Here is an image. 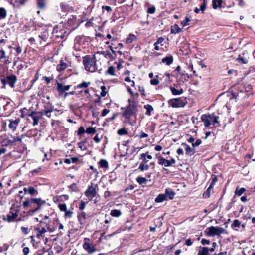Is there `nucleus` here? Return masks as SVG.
Returning <instances> with one entry per match:
<instances>
[{"instance_id": "obj_1", "label": "nucleus", "mask_w": 255, "mask_h": 255, "mask_svg": "<svg viewBox=\"0 0 255 255\" xmlns=\"http://www.w3.org/2000/svg\"><path fill=\"white\" fill-rule=\"evenodd\" d=\"M129 104L122 113V116L127 120H129L130 117L135 115L138 111L137 105L135 102L131 101L130 99L128 100Z\"/></svg>"}, {"instance_id": "obj_2", "label": "nucleus", "mask_w": 255, "mask_h": 255, "mask_svg": "<svg viewBox=\"0 0 255 255\" xmlns=\"http://www.w3.org/2000/svg\"><path fill=\"white\" fill-rule=\"evenodd\" d=\"M90 82H83L81 84H78L75 88V90L69 93H66L65 95L66 96L68 94L71 95H86L89 94V89L87 87L89 85Z\"/></svg>"}, {"instance_id": "obj_3", "label": "nucleus", "mask_w": 255, "mask_h": 255, "mask_svg": "<svg viewBox=\"0 0 255 255\" xmlns=\"http://www.w3.org/2000/svg\"><path fill=\"white\" fill-rule=\"evenodd\" d=\"M83 63L85 68L87 71L94 72L97 69L96 60L95 57L87 56L84 58Z\"/></svg>"}, {"instance_id": "obj_4", "label": "nucleus", "mask_w": 255, "mask_h": 255, "mask_svg": "<svg viewBox=\"0 0 255 255\" xmlns=\"http://www.w3.org/2000/svg\"><path fill=\"white\" fill-rule=\"evenodd\" d=\"M187 103L185 97L173 98L168 101L169 105L173 108L183 107Z\"/></svg>"}, {"instance_id": "obj_5", "label": "nucleus", "mask_w": 255, "mask_h": 255, "mask_svg": "<svg viewBox=\"0 0 255 255\" xmlns=\"http://www.w3.org/2000/svg\"><path fill=\"white\" fill-rule=\"evenodd\" d=\"M18 210L11 208L10 211L6 215H3V220L7 222H11L15 221L18 216Z\"/></svg>"}, {"instance_id": "obj_6", "label": "nucleus", "mask_w": 255, "mask_h": 255, "mask_svg": "<svg viewBox=\"0 0 255 255\" xmlns=\"http://www.w3.org/2000/svg\"><path fill=\"white\" fill-rule=\"evenodd\" d=\"M17 81V78L14 75H11L5 78L1 79V82L3 85L2 87H5L6 85H8L10 87L13 88Z\"/></svg>"}, {"instance_id": "obj_7", "label": "nucleus", "mask_w": 255, "mask_h": 255, "mask_svg": "<svg viewBox=\"0 0 255 255\" xmlns=\"http://www.w3.org/2000/svg\"><path fill=\"white\" fill-rule=\"evenodd\" d=\"M208 231L207 235L210 236H219L224 233L225 229L220 227L211 226L206 229V232Z\"/></svg>"}, {"instance_id": "obj_8", "label": "nucleus", "mask_w": 255, "mask_h": 255, "mask_svg": "<svg viewBox=\"0 0 255 255\" xmlns=\"http://www.w3.org/2000/svg\"><path fill=\"white\" fill-rule=\"evenodd\" d=\"M46 99L43 100L45 104L44 105V113L49 118L51 117L50 113L54 110L53 106L51 103L49 101L50 97H45Z\"/></svg>"}, {"instance_id": "obj_9", "label": "nucleus", "mask_w": 255, "mask_h": 255, "mask_svg": "<svg viewBox=\"0 0 255 255\" xmlns=\"http://www.w3.org/2000/svg\"><path fill=\"white\" fill-rule=\"evenodd\" d=\"M45 203L46 201L41 198H33V212L40 209L41 206L45 204Z\"/></svg>"}, {"instance_id": "obj_10", "label": "nucleus", "mask_w": 255, "mask_h": 255, "mask_svg": "<svg viewBox=\"0 0 255 255\" xmlns=\"http://www.w3.org/2000/svg\"><path fill=\"white\" fill-rule=\"evenodd\" d=\"M175 162L176 161L174 158H171V160H167L161 156H159L158 158V164L164 165L165 167L170 166L172 164H175Z\"/></svg>"}, {"instance_id": "obj_11", "label": "nucleus", "mask_w": 255, "mask_h": 255, "mask_svg": "<svg viewBox=\"0 0 255 255\" xmlns=\"http://www.w3.org/2000/svg\"><path fill=\"white\" fill-rule=\"evenodd\" d=\"M85 194L88 199L92 200L96 195V189L92 185L89 186L85 191Z\"/></svg>"}, {"instance_id": "obj_12", "label": "nucleus", "mask_w": 255, "mask_h": 255, "mask_svg": "<svg viewBox=\"0 0 255 255\" xmlns=\"http://www.w3.org/2000/svg\"><path fill=\"white\" fill-rule=\"evenodd\" d=\"M202 121L204 122L205 127H209L212 122V114H204L201 118Z\"/></svg>"}, {"instance_id": "obj_13", "label": "nucleus", "mask_w": 255, "mask_h": 255, "mask_svg": "<svg viewBox=\"0 0 255 255\" xmlns=\"http://www.w3.org/2000/svg\"><path fill=\"white\" fill-rule=\"evenodd\" d=\"M84 249L89 253L91 254L96 251L94 247L89 242H85L83 245Z\"/></svg>"}, {"instance_id": "obj_14", "label": "nucleus", "mask_w": 255, "mask_h": 255, "mask_svg": "<svg viewBox=\"0 0 255 255\" xmlns=\"http://www.w3.org/2000/svg\"><path fill=\"white\" fill-rule=\"evenodd\" d=\"M70 87V85H64L61 83H57V89L60 94H62L64 92L68 91Z\"/></svg>"}, {"instance_id": "obj_15", "label": "nucleus", "mask_w": 255, "mask_h": 255, "mask_svg": "<svg viewBox=\"0 0 255 255\" xmlns=\"http://www.w3.org/2000/svg\"><path fill=\"white\" fill-rule=\"evenodd\" d=\"M182 145L185 147L186 154L191 156L195 153V149L194 148H191L188 144L183 143Z\"/></svg>"}, {"instance_id": "obj_16", "label": "nucleus", "mask_w": 255, "mask_h": 255, "mask_svg": "<svg viewBox=\"0 0 255 255\" xmlns=\"http://www.w3.org/2000/svg\"><path fill=\"white\" fill-rule=\"evenodd\" d=\"M198 255H210L209 248L205 247H200L198 250Z\"/></svg>"}, {"instance_id": "obj_17", "label": "nucleus", "mask_w": 255, "mask_h": 255, "mask_svg": "<svg viewBox=\"0 0 255 255\" xmlns=\"http://www.w3.org/2000/svg\"><path fill=\"white\" fill-rule=\"evenodd\" d=\"M165 195H166V198L168 197L170 200H172L174 198L175 193L172 189L167 188L165 190Z\"/></svg>"}, {"instance_id": "obj_18", "label": "nucleus", "mask_w": 255, "mask_h": 255, "mask_svg": "<svg viewBox=\"0 0 255 255\" xmlns=\"http://www.w3.org/2000/svg\"><path fill=\"white\" fill-rule=\"evenodd\" d=\"M162 62L163 63H165L167 65H170L173 62V56L172 55L166 56L162 59Z\"/></svg>"}, {"instance_id": "obj_19", "label": "nucleus", "mask_w": 255, "mask_h": 255, "mask_svg": "<svg viewBox=\"0 0 255 255\" xmlns=\"http://www.w3.org/2000/svg\"><path fill=\"white\" fill-rule=\"evenodd\" d=\"M97 54L103 55L105 58L113 60V56L111 55V52L109 51H99Z\"/></svg>"}, {"instance_id": "obj_20", "label": "nucleus", "mask_w": 255, "mask_h": 255, "mask_svg": "<svg viewBox=\"0 0 255 255\" xmlns=\"http://www.w3.org/2000/svg\"><path fill=\"white\" fill-rule=\"evenodd\" d=\"M32 203V196L30 197H25V200L23 203V208L26 209L28 207L30 206L31 204Z\"/></svg>"}, {"instance_id": "obj_21", "label": "nucleus", "mask_w": 255, "mask_h": 255, "mask_svg": "<svg viewBox=\"0 0 255 255\" xmlns=\"http://www.w3.org/2000/svg\"><path fill=\"white\" fill-rule=\"evenodd\" d=\"M67 66L68 65L66 63H65L63 60H61L60 64L57 65L56 68L58 71L61 72L66 69L67 68Z\"/></svg>"}, {"instance_id": "obj_22", "label": "nucleus", "mask_w": 255, "mask_h": 255, "mask_svg": "<svg viewBox=\"0 0 255 255\" xmlns=\"http://www.w3.org/2000/svg\"><path fill=\"white\" fill-rule=\"evenodd\" d=\"M167 89L170 90L172 93L173 95H180L182 94L183 91L182 89L180 88L179 89H176L174 87H167Z\"/></svg>"}, {"instance_id": "obj_23", "label": "nucleus", "mask_w": 255, "mask_h": 255, "mask_svg": "<svg viewBox=\"0 0 255 255\" xmlns=\"http://www.w3.org/2000/svg\"><path fill=\"white\" fill-rule=\"evenodd\" d=\"M222 3V0H212V7L214 9L217 8H220Z\"/></svg>"}, {"instance_id": "obj_24", "label": "nucleus", "mask_w": 255, "mask_h": 255, "mask_svg": "<svg viewBox=\"0 0 255 255\" xmlns=\"http://www.w3.org/2000/svg\"><path fill=\"white\" fill-rule=\"evenodd\" d=\"M78 219L80 224H83L84 223L86 219V213L84 212H81L80 214H78Z\"/></svg>"}, {"instance_id": "obj_25", "label": "nucleus", "mask_w": 255, "mask_h": 255, "mask_svg": "<svg viewBox=\"0 0 255 255\" xmlns=\"http://www.w3.org/2000/svg\"><path fill=\"white\" fill-rule=\"evenodd\" d=\"M181 31V29L179 28L178 25L176 24H175L174 25L171 26V33H172V34H176L177 33H179Z\"/></svg>"}, {"instance_id": "obj_26", "label": "nucleus", "mask_w": 255, "mask_h": 255, "mask_svg": "<svg viewBox=\"0 0 255 255\" xmlns=\"http://www.w3.org/2000/svg\"><path fill=\"white\" fill-rule=\"evenodd\" d=\"M166 199V195L165 194H159L155 199L157 203H160Z\"/></svg>"}, {"instance_id": "obj_27", "label": "nucleus", "mask_w": 255, "mask_h": 255, "mask_svg": "<svg viewBox=\"0 0 255 255\" xmlns=\"http://www.w3.org/2000/svg\"><path fill=\"white\" fill-rule=\"evenodd\" d=\"M18 121L17 120H10V123L9 124V128H11L13 130H14L16 128V127L18 125Z\"/></svg>"}, {"instance_id": "obj_28", "label": "nucleus", "mask_w": 255, "mask_h": 255, "mask_svg": "<svg viewBox=\"0 0 255 255\" xmlns=\"http://www.w3.org/2000/svg\"><path fill=\"white\" fill-rule=\"evenodd\" d=\"M148 152L145 153H142L140 155L139 160H142L141 164H147V162H148V160L146 158V156Z\"/></svg>"}, {"instance_id": "obj_29", "label": "nucleus", "mask_w": 255, "mask_h": 255, "mask_svg": "<svg viewBox=\"0 0 255 255\" xmlns=\"http://www.w3.org/2000/svg\"><path fill=\"white\" fill-rule=\"evenodd\" d=\"M144 108L146 110L145 114L148 116L151 115V112L153 110L152 106L149 104H146L144 106Z\"/></svg>"}, {"instance_id": "obj_30", "label": "nucleus", "mask_w": 255, "mask_h": 255, "mask_svg": "<svg viewBox=\"0 0 255 255\" xmlns=\"http://www.w3.org/2000/svg\"><path fill=\"white\" fill-rule=\"evenodd\" d=\"M99 167L103 168L108 167V163L105 159H101L99 162Z\"/></svg>"}, {"instance_id": "obj_31", "label": "nucleus", "mask_w": 255, "mask_h": 255, "mask_svg": "<svg viewBox=\"0 0 255 255\" xmlns=\"http://www.w3.org/2000/svg\"><path fill=\"white\" fill-rule=\"evenodd\" d=\"M246 190L245 188H239V187H237L235 190V194L237 196H241Z\"/></svg>"}, {"instance_id": "obj_32", "label": "nucleus", "mask_w": 255, "mask_h": 255, "mask_svg": "<svg viewBox=\"0 0 255 255\" xmlns=\"http://www.w3.org/2000/svg\"><path fill=\"white\" fill-rule=\"evenodd\" d=\"M200 8L199 9L201 11L202 13H204L205 11L206 6H207V2L205 0H202L201 3L200 4Z\"/></svg>"}, {"instance_id": "obj_33", "label": "nucleus", "mask_w": 255, "mask_h": 255, "mask_svg": "<svg viewBox=\"0 0 255 255\" xmlns=\"http://www.w3.org/2000/svg\"><path fill=\"white\" fill-rule=\"evenodd\" d=\"M7 16V11L3 7L0 8V18L4 19Z\"/></svg>"}, {"instance_id": "obj_34", "label": "nucleus", "mask_w": 255, "mask_h": 255, "mask_svg": "<svg viewBox=\"0 0 255 255\" xmlns=\"http://www.w3.org/2000/svg\"><path fill=\"white\" fill-rule=\"evenodd\" d=\"M110 214L113 217H118L121 215V212L119 210L114 209L111 210Z\"/></svg>"}, {"instance_id": "obj_35", "label": "nucleus", "mask_w": 255, "mask_h": 255, "mask_svg": "<svg viewBox=\"0 0 255 255\" xmlns=\"http://www.w3.org/2000/svg\"><path fill=\"white\" fill-rule=\"evenodd\" d=\"M37 4L38 7L40 9H43L45 7V2L46 0H37Z\"/></svg>"}, {"instance_id": "obj_36", "label": "nucleus", "mask_w": 255, "mask_h": 255, "mask_svg": "<svg viewBox=\"0 0 255 255\" xmlns=\"http://www.w3.org/2000/svg\"><path fill=\"white\" fill-rule=\"evenodd\" d=\"M86 132L89 134H94L96 132L95 128L89 127L87 128Z\"/></svg>"}, {"instance_id": "obj_37", "label": "nucleus", "mask_w": 255, "mask_h": 255, "mask_svg": "<svg viewBox=\"0 0 255 255\" xmlns=\"http://www.w3.org/2000/svg\"><path fill=\"white\" fill-rule=\"evenodd\" d=\"M149 166L148 164H141L140 163L139 167H138V169L141 171H144L145 170H147L149 169Z\"/></svg>"}, {"instance_id": "obj_38", "label": "nucleus", "mask_w": 255, "mask_h": 255, "mask_svg": "<svg viewBox=\"0 0 255 255\" xmlns=\"http://www.w3.org/2000/svg\"><path fill=\"white\" fill-rule=\"evenodd\" d=\"M106 74L111 75H115V67L113 66H110L106 72Z\"/></svg>"}, {"instance_id": "obj_39", "label": "nucleus", "mask_w": 255, "mask_h": 255, "mask_svg": "<svg viewBox=\"0 0 255 255\" xmlns=\"http://www.w3.org/2000/svg\"><path fill=\"white\" fill-rule=\"evenodd\" d=\"M136 181L139 184H143L146 183L147 179L144 177H138L136 178Z\"/></svg>"}, {"instance_id": "obj_40", "label": "nucleus", "mask_w": 255, "mask_h": 255, "mask_svg": "<svg viewBox=\"0 0 255 255\" xmlns=\"http://www.w3.org/2000/svg\"><path fill=\"white\" fill-rule=\"evenodd\" d=\"M136 38V37L133 34H130L129 37L126 39V43L130 44Z\"/></svg>"}, {"instance_id": "obj_41", "label": "nucleus", "mask_w": 255, "mask_h": 255, "mask_svg": "<svg viewBox=\"0 0 255 255\" xmlns=\"http://www.w3.org/2000/svg\"><path fill=\"white\" fill-rule=\"evenodd\" d=\"M117 133L119 135L122 136L127 134L128 133V131L125 128H123L119 129L117 131Z\"/></svg>"}, {"instance_id": "obj_42", "label": "nucleus", "mask_w": 255, "mask_h": 255, "mask_svg": "<svg viewBox=\"0 0 255 255\" xmlns=\"http://www.w3.org/2000/svg\"><path fill=\"white\" fill-rule=\"evenodd\" d=\"M212 189H210V187L208 188L207 190L204 193L203 197L204 198H208L210 196L211 191Z\"/></svg>"}, {"instance_id": "obj_43", "label": "nucleus", "mask_w": 255, "mask_h": 255, "mask_svg": "<svg viewBox=\"0 0 255 255\" xmlns=\"http://www.w3.org/2000/svg\"><path fill=\"white\" fill-rule=\"evenodd\" d=\"M24 191L25 195L32 196V187H29L28 189L24 188Z\"/></svg>"}, {"instance_id": "obj_44", "label": "nucleus", "mask_w": 255, "mask_h": 255, "mask_svg": "<svg viewBox=\"0 0 255 255\" xmlns=\"http://www.w3.org/2000/svg\"><path fill=\"white\" fill-rule=\"evenodd\" d=\"M217 181V178L216 176L213 175L212 176V182H211L209 187L210 189H212L215 184V183Z\"/></svg>"}, {"instance_id": "obj_45", "label": "nucleus", "mask_w": 255, "mask_h": 255, "mask_svg": "<svg viewBox=\"0 0 255 255\" xmlns=\"http://www.w3.org/2000/svg\"><path fill=\"white\" fill-rule=\"evenodd\" d=\"M219 118V117L217 116H214V114H212V122L214 125H215L216 124H219L218 119Z\"/></svg>"}, {"instance_id": "obj_46", "label": "nucleus", "mask_w": 255, "mask_h": 255, "mask_svg": "<svg viewBox=\"0 0 255 255\" xmlns=\"http://www.w3.org/2000/svg\"><path fill=\"white\" fill-rule=\"evenodd\" d=\"M58 207L61 211L65 212L67 210V206L65 204H60Z\"/></svg>"}, {"instance_id": "obj_47", "label": "nucleus", "mask_w": 255, "mask_h": 255, "mask_svg": "<svg viewBox=\"0 0 255 255\" xmlns=\"http://www.w3.org/2000/svg\"><path fill=\"white\" fill-rule=\"evenodd\" d=\"M86 132V130H85V128L81 126L80 127L78 131H77V134L78 135H81L83 133Z\"/></svg>"}, {"instance_id": "obj_48", "label": "nucleus", "mask_w": 255, "mask_h": 255, "mask_svg": "<svg viewBox=\"0 0 255 255\" xmlns=\"http://www.w3.org/2000/svg\"><path fill=\"white\" fill-rule=\"evenodd\" d=\"M6 56H5V52L3 49H0V60L3 58L6 59Z\"/></svg>"}, {"instance_id": "obj_49", "label": "nucleus", "mask_w": 255, "mask_h": 255, "mask_svg": "<svg viewBox=\"0 0 255 255\" xmlns=\"http://www.w3.org/2000/svg\"><path fill=\"white\" fill-rule=\"evenodd\" d=\"M189 21H190V18L187 17H186L184 20L181 22V24L183 25V26H185L186 25H189L188 23Z\"/></svg>"}, {"instance_id": "obj_50", "label": "nucleus", "mask_w": 255, "mask_h": 255, "mask_svg": "<svg viewBox=\"0 0 255 255\" xmlns=\"http://www.w3.org/2000/svg\"><path fill=\"white\" fill-rule=\"evenodd\" d=\"M240 225V222L238 220H235L234 221L233 223L232 224V227H239Z\"/></svg>"}, {"instance_id": "obj_51", "label": "nucleus", "mask_w": 255, "mask_h": 255, "mask_svg": "<svg viewBox=\"0 0 255 255\" xmlns=\"http://www.w3.org/2000/svg\"><path fill=\"white\" fill-rule=\"evenodd\" d=\"M155 12V7L154 6H151L147 9V13L149 14H153Z\"/></svg>"}, {"instance_id": "obj_52", "label": "nucleus", "mask_w": 255, "mask_h": 255, "mask_svg": "<svg viewBox=\"0 0 255 255\" xmlns=\"http://www.w3.org/2000/svg\"><path fill=\"white\" fill-rule=\"evenodd\" d=\"M101 96H105L107 94L106 87L105 86H102L101 87Z\"/></svg>"}, {"instance_id": "obj_53", "label": "nucleus", "mask_w": 255, "mask_h": 255, "mask_svg": "<svg viewBox=\"0 0 255 255\" xmlns=\"http://www.w3.org/2000/svg\"><path fill=\"white\" fill-rule=\"evenodd\" d=\"M73 212L72 211L66 210V211L65 212L64 216L65 217L71 218L73 215Z\"/></svg>"}, {"instance_id": "obj_54", "label": "nucleus", "mask_w": 255, "mask_h": 255, "mask_svg": "<svg viewBox=\"0 0 255 255\" xmlns=\"http://www.w3.org/2000/svg\"><path fill=\"white\" fill-rule=\"evenodd\" d=\"M202 143V141L200 139H197L195 142L192 143V146L193 147L200 145Z\"/></svg>"}, {"instance_id": "obj_55", "label": "nucleus", "mask_w": 255, "mask_h": 255, "mask_svg": "<svg viewBox=\"0 0 255 255\" xmlns=\"http://www.w3.org/2000/svg\"><path fill=\"white\" fill-rule=\"evenodd\" d=\"M159 83V81L157 79H152L150 80V84L153 85H157Z\"/></svg>"}, {"instance_id": "obj_56", "label": "nucleus", "mask_w": 255, "mask_h": 255, "mask_svg": "<svg viewBox=\"0 0 255 255\" xmlns=\"http://www.w3.org/2000/svg\"><path fill=\"white\" fill-rule=\"evenodd\" d=\"M53 79V78L50 77L44 76L42 77V80L46 82V84H49L50 81Z\"/></svg>"}, {"instance_id": "obj_57", "label": "nucleus", "mask_w": 255, "mask_h": 255, "mask_svg": "<svg viewBox=\"0 0 255 255\" xmlns=\"http://www.w3.org/2000/svg\"><path fill=\"white\" fill-rule=\"evenodd\" d=\"M124 80L127 82H131V85L132 86H133L134 85V82L133 81L131 80L130 77L128 76H127L126 77H125Z\"/></svg>"}, {"instance_id": "obj_58", "label": "nucleus", "mask_w": 255, "mask_h": 255, "mask_svg": "<svg viewBox=\"0 0 255 255\" xmlns=\"http://www.w3.org/2000/svg\"><path fill=\"white\" fill-rule=\"evenodd\" d=\"M34 112L33 111V125H35L38 124V118L36 117V116L34 115Z\"/></svg>"}, {"instance_id": "obj_59", "label": "nucleus", "mask_w": 255, "mask_h": 255, "mask_svg": "<svg viewBox=\"0 0 255 255\" xmlns=\"http://www.w3.org/2000/svg\"><path fill=\"white\" fill-rule=\"evenodd\" d=\"M102 97H99V98L97 100H96L95 102L100 103L101 105V104L103 103L104 100H107V98H104L103 99H102Z\"/></svg>"}, {"instance_id": "obj_60", "label": "nucleus", "mask_w": 255, "mask_h": 255, "mask_svg": "<svg viewBox=\"0 0 255 255\" xmlns=\"http://www.w3.org/2000/svg\"><path fill=\"white\" fill-rule=\"evenodd\" d=\"M201 243L203 245H208L210 244V241L209 240L203 238L201 240Z\"/></svg>"}, {"instance_id": "obj_61", "label": "nucleus", "mask_w": 255, "mask_h": 255, "mask_svg": "<svg viewBox=\"0 0 255 255\" xmlns=\"http://www.w3.org/2000/svg\"><path fill=\"white\" fill-rule=\"evenodd\" d=\"M109 111H110L109 110L107 109H104L103 110V111L102 112L101 116L102 117L105 116L109 112Z\"/></svg>"}, {"instance_id": "obj_62", "label": "nucleus", "mask_w": 255, "mask_h": 255, "mask_svg": "<svg viewBox=\"0 0 255 255\" xmlns=\"http://www.w3.org/2000/svg\"><path fill=\"white\" fill-rule=\"evenodd\" d=\"M216 245H217L216 243V242H213L212 243V248H211L210 249L209 248V252L210 251L211 252H212L214 251Z\"/></svg>"}, {"instance_id": "obj_63", "label": "nucleus", "mask_w": 255, "mask_h": 255, "mask_svg": "<svg viewBox=\"0 0 255 255\" xmlns=\"http://www.w3.org/2000/svg\"><path fill=\"white\" fill-rule=\"evenodd\" d=\"M85 208V203L84 201H81L79 205V209L81 210H83Z\"/></svg>"}, {"instance_id": "obj_64", "label": "nucleus", "mask_w": 255, "mask_h": 255, "mask_svg": "<svg viewBox=\"0 0 255 255\" xmlns=\"http://www.w3.org/2000/svg\"><path fill=\"white\" fill-rule=\"evenodd\" d=\"M102 8L103 9L105 10L108 12L112 11V8L109 6H103Z\"/></svg>"}]
</instances>
